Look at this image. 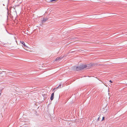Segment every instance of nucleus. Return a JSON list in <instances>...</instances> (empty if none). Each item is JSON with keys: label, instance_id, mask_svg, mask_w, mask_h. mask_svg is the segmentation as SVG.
<instances>
[{"label": "nucleus", "instance_id": "7", "mask_svg": "<svg viewBox=\"0 0 127 127\" xmlns=\"http://www.w3.org/2000/svg\"><path fill=\"white\" fill-rule=\"evenodd\" d=\"M109 82H110L111 83H112V82H112V81L111 80H110L109 81Z\"/></svg>", "mask_w": 127, "mask_h": 127}, {"label": "nucleus", "instance_id": "6", "mask_svg": "<svg viewBox=\"0 0 127 127\" xmlns=\"http://www.w3.org/2000/svg\"><path fill=\"white\" fill-rule=\"evenodd\" d=\"M104 117H102V120H104Z\"/></svg>", "mask_w": 127, "mask_h": 127}, {"label": "nucleus", "instance_id": "5", "mask_svg": "<svg viewBox=\"0 0 127 127\" xmlns=\"http://www.w3.org/2000/svg\"><path fill=\"white\" fill-rule=\"evenodd\" d=\"M0 76L1 77H3L4 76V75L3 74L2 72L0 73Z\"/></svg>", "mask_w": 127, "mask_h": 127}, {"label": "nucleus", "instance_id": "10", "mask_svg": "<svg viewBox=\"0 0 127 127\" xmlns=\"http://www.w3.org/2000/svg\"><path fill=\"white\" fill-rule=\"evenodd\" d=\"M58 58H57L56 59V60H58Z\"/></svg>", "mask_w": 127, "mask_h": 127}, {"label": "nucleus", "instance_id": "1", "mask_svg": "<svg viewBox=\"0 0 127 127\" xmlns=\"http://www.w3.org/2000/svg\"><path fill=\"white\" fill-rule=\"evenodd\" d=\"M87 67V66L86 65H82L79 67H77V70H81L86 68Z\"/></svg>", "mask_w": 127, "mask_h": 127}, {"label": "nucleus", "instance_id": "8", "mask_svg": "<svg viewBox=\"0 0 127 127\" xmlns=\"http://www.w3.org/2000/svg\"><path fill=\"white\" fill-rule=\"evenodd\" d=\"M58 87H57V88H54V89L53 90H55V89H57V88H58Z\"/></svg>", "mask_w": 127, "mask_h": 127}, {"label": "nucleus", "instance_id": "12", "mask_svg": "<svg viewBox=\"0 0 127 127\" xmlns=\"http://www.w3.org/2000/svg\"><path fill=\"white\" fill-rule=\"evenodd\" d=\"M126 86H127V84H126Z\"/></svg>", "mask_w": 127, "mask_h": 127}, {"label": "nucleus", "instance_id": "2", "mask_svg": "<svg viewBox=\"0 0 127 127\" xmlns=\"http://www.w3.org/2000/svg\"><path fill=\"white\" fill-rule=\"evenodd\" d=\"M48 20V18H44L42 19L41 21L42 23H44L46 22Z\"/></svg>", "mask_w": 127, "mask_h": 127}, {"label": "nucleus", "instance_id": "11", "mask_svg": "<svg viewBox=\"0 0 127 127\" xmlns=\"http://www.w3.org/2000/svg\"><path fill=\"white\" fill-rule=\"evenodd\" d=\"M2 72H5V71H2Z\"/></svg>", "mask_w": 127, "mask_h": 127}, {"label": "nucleus", "instance_id": "3", "mask_svg": "<svg viewBox=\"0 0 127 127\" xmlns=\"http://www.w3.org/2000/svg\"><path fill=\"white\" fill-rule=\"evenodd\" d=\"M20 42L23 45H24V47L27 48L28 47L27 46L25 45V43L24 42H23V41H21Z\"/></svg>", "mask_w": 127, "mask_h": 127}, {"label": "nucleus", "instance_id": "4", "mask_svg": "<svg viewBox=\"0 0 127 127\" xmlns=\"http://www.w3.org/2000/svg\"><path fill=\"white\" fill-rule=\"evenodd\" d=\"M54 93H53L51 95V96L50 97V99L51 100H52L53 99L54 96Z\"/></svg>", "mask_w": 127, "mask_h": 127}, {"label": "nucleus", "instance_id": "9", "mask_svg": "<svg viewBox=\"0 0 127 127\" xmlns=\"http://www.w3.org/2000/svg\"><path fill=\"white\" fill-rule=\"evenodd\" d=\"M1 91H0V96L1 95Z\"/></svg>", "mask_w": 127, "mask_h": 127}]
</instances>
